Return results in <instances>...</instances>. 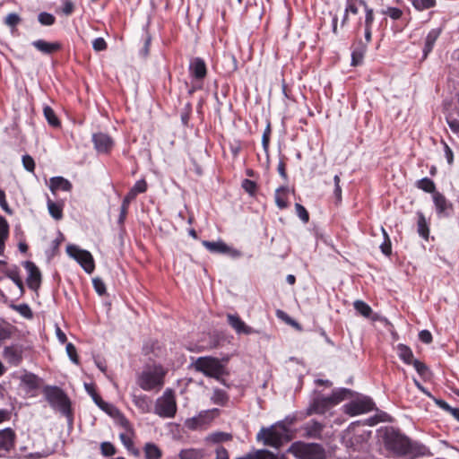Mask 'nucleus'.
<instances>
[{
  "label": "nucleus",
  "mask_w": 459,
  "mask_h": 459,
  "mask_svg": "<svg viewBox=\"0 0 459 459\" xmlns=\"http://www.w3.org/2000/svg\"><path fill=\"white\" fill-rule=\"evenodd\" d=\"M385 444L388 450L393 451L398 456L407 459H414L427 454V447L420 443L412 442L405 436L394 431H387Z\"/></svg>",
  "instance_id": "nucleus-1"
},
{
  "label": "nucleus",
  "mask_w": 459,
  "mask_h": 459,
  "mask_svg": "<svg viewBox=\"0 0 459 459\" xmlns=\"http://www.w3.org/2000/svg\"><path fill=\"white\" fill-rule=\"evenodd\" d=\"M166 374L161 365L147 366L137 375L136 383L144 391L160 390Z\"/></svg>",
  "instance_id": "nucleus-2"
},
{
  "label": "nucleus",
  "mask_w": 459,
  "mask_h": 459,
  "mask_svg": "<svg viewBox=\"0 0 459 459\" xmlns=\"http://www.w3.org/2000/svg\"><path fill=\"white\" fill-rule=\"evenodd\" d=\"M257 440L265 446L279 448L284 442L290 440L288 428L282 422H278L269 428H262L256 436Z\"/></svg>",
  "instance_id": "nucleus-3"
},
{
  "label": "nucleus",
  "mask_w": 459,
  "mask_h": 459,
  "mask_svg": "<svg viewBox=\"0 0 459 459\" xmlns=\"http://www.w3.org/2000/svg\"><path fill=\"white\" fill-rule=\"evenodd\" d=\"M351 393V391L347 388H341L334 390L329 396L317 395L310 404L307 413L324 414L333 406L344 400L347 397V394H350Z\"/></svg>",
  "instance_id": "nucleus-4"
},
{
  "label": "nucleus",
  "mask_w": 459,
  "mask_h": 459,
  "mask_svg": "<svg viewBox=\"0 0 459 459\" xmlns=\"http://www.w3.org/2000/svg\"><path fill=\"white\" fill-rule=\"evenodd\" d=\"M194 367L197 371L226 385L225 380L222 378V376L226 374V369L218 359L213 357H200L194 363Z\"/></svg>",
  "instance_id": "nucleus-5"
},
{
  "label": "nucleus",
  "mask_w": 459,
  "mask_h": 459,
  "mask_svg": "<svg viewBox=\"0 0 459 459\" xmlns=\"http://www.w3.org/2000/svg\"><path fill=\"white\" fill-rule=\"evenodd\" d=\"M44 394L52 408L59 411L64 415H69L70 401L60 388L56 386H47L44 389Z\"/></svg>",
  "instance_id": "nucleus-6"
},
{
  "label": "nucleus",
  "mask_w": 459,
  "mask_h": 459,
  "mask_svg": "<svg viewBox=\"0 0 459 459\" xmlns=\"http://www.w3.org/2000/svg\"><path fill=\"white\" fill-rule=\"evenodd\" d=\"M154 412L161 418H174L177 412V403L171 389H167L162 396L156 400Z\"/></svg>",
  "instance_id": "nucleus-7"
},
{
  "label": "nucleus",
  "mask_w": 459,
  "mask_h": 459,
  "mask_svg": "<svg viewBox=\"0 0 459 459\" xmlns=\"http://www.w3.org/2000/svg\"><path fill=\"white\" fill-rule=\"evenodd\" d=\"M290 451L299 459H325V452L319 444H295L290 447Z\"/></svg>",
  "instance_id": "nucleus-8"
},
{
  "label": "nucleus",
  "mask_w": 459,
  "mask_h": 459,
  "mask_svg": "<svg viewBox=\"0 0 459 459\" xmlns=\"http://www.w3.org/2000/svg\"><path fill=\"white\" fill-rule=\"evenodd\" d=\"M67 254L75 259L86 273H91L94 270V261L91 254L86 250L80 249L76 246H67Z\"/></svg>",
  "instance_id": "nucleus-9"
},
{
  "label": "nucleus",
  "mask_w": 459,
  "mask_h": 459,
  "mask_svg": "<svg viewBox=\"0 0 459 459\" xmlns=\"http://www.w3.org/2000/svg\"><path fill=\"white\" fill-rule=\"evenodd\" d=\"M16 434L11 428L0 430V457H7L14 447Z\"/></svg>",
  "instance_id": "nucleus-10"
},
{
  "label": "nucleus",
  "mask_w": 459,
  "mask_h": 459,
  "mask_svg": "<svg viewBox=\"0 0 459 459\" xmlns=\"http://www.w3.org/2000/svg\"><path fill=\"white\" fill-rule=\"evenodd\" d=\"M374 403L368 398L354 401L344 405L345 412L351 415H359L370 411Z\"/></svg>",
  "instance_id": "nucleus-11"
},
{
  "label": "nucleus",
  "mask_w": 459,
  "mask_h": 459,
  "mask_svg": "<svg viewBox=\"0 0 459 459\" xmlns=\"http://www.w3.org/2000/svg\"><path fill=\"white\" fill-rule=\"evenodd\" d=\"M23 265L29 273L27 278V284L29 288L33 290H37L41 283V273L39 268L30 261L24 262Z\"/></svg>",
  "instance_id": "nucleus-12"
},
{
  "label": "nucleus",
  "mask_w": 459,
  "mask_h": 459,
  "mask_svg": "<svg viewBox=\"0 0 459 459\" xmlns=\"http://www.w3.org/2000/svg\"><path fill=\"white\" fill-rule=\"evenodd\" d=\"M203 245L212 253L229 254L232 257H239L240 252L236 249H231L223 241H203Z\"/></svg>",
  "instance_id": "nucleus-13"
},
{
  "label": "nucleus",
  "mask_w": 459,
  "mask_h": 459,
  "mask_svg": "<svg viewBox=\"0 0 459 459\" xmlns=\"http://www.w3.org/2000/svg\"><path fill=\"white\" fill-rule=\"evenodd\" d=\"M229 325L236 331L238 334H252L258 333L257 330L246 325V323L238 316L229 314L227 316Z\"/></svg>",
  "instance_id": "nucleus-14"
},
{
  "label": "nucleus",
  "mask_w": 459,
  "mask_h": 459,
  "mask_svg": "<svg viewBox=\"0 0 459 459\" xmlns=\"http://www.w3.org/2000/svg\"><path fill=\"white\" fill-rule=\"evenodd\" d=\"M366 6H368L364 0H346L344 15L341 25L343 27L349 22L350 14L357 15L361 7L366 12Z\"/></svg>",
  "instance_id": "nucleus-15"
},
{
  "label": "nucleus",
  "mask_w": 459,
  "mask_h": 459,
  "mask_svg": "<svg viewBox=\"0 0 459 459\" xmlns=\"http://www.w3.org/2000/svg\"><path fill=\"white\" fill-rule=\"evenodd\" d=\"M94 147L100 153H107L113 147V140L104 133H97L92 135Z\"/></svg>",
  "instance_id": "nucleus-16"
},
{
  "label": "nucleus",
  "mask_w": 459,
  "mask_h": 459,
  "mask_svg": "<svg viewBox=\"0 0 459 459\" xmlns=\"http://www.w3.org/2000/svg\"><path fill=\"white\" fill-rule=\"evenodd\" d=\"M190 73L196 80H203L206 76V65L200 57L194 58L190 63Z\"/></svg>",
  "instance_id": "nucleus-17"
},
{
  "label": "nucleus",
  "mask_w": 459,
  "mask_h": 459,
  "mask_svg": "<svg viewBox=\"0 0 459 459\" xmlns=\"http://www.w3.org/2000/svg\"><path fill=\"white\" fill-rule=\"evenodd\" d=\"M433 202L437 210V212L442 216H448V210L452 209V204L448 203L446 198L441 193H434Z\"/></svg>",
  "instance_id": "nucleus-18"
},
{
  "label": "nucleus",
  "mask_w": 459,
  "mask_h": 459,
  "mask_svg": "<svg viewBox=\"0 0 459 459\" xmlns=\"http://www.w3.org/2000/svg\"><path fill=\"white\" fill-rule=\"evenodd\" d=\"M32 46L44 54H52L61 48L58 42H47L43 39H38L32 42Z\"/></svg>",
  "instance_id": "nucleus-19"
},
{
  "label": "nucleus",
  "mask_w": 459,
  "mask_h": 459,
  "mask_svg": "<svg viewBox=\"0 0 459 459\" xmlns=\"http://www.w3.org/2000/svg\"><path fill=\"white\" fill-rule=\"evenodd\" d=\"M323 429L324 425L316 420H311L304 427L306 436L311 438L321 439Z\"/></svg>",
  "instance_id": "nucleus-20"
},
{
  "label": "nucleus",
  "mask_w": 459,
  "mask_h": 459,
  "mask_svg": "<svg viewBox=\"0 0 459 459\" xmlns=\"http://www.w3.org/2000/svg\"><path fill=\"white\" fill-rule=\"evenodd\" d=\"M4 357L9 363L18 365L22 360V350L16 346L5 347Z\"/></svg>",
  "instance_id": "nucleus-21"
},
{
  "label": "nucleus",
  "mask_w": 459,
  "mask_h": 459,
  "mask_svg": "<svg viewBox=\"0 0 459 459\" xmlns=\"http://www.w3.org/2000/svg\"><path fill=\"white\" fill-rule=\"evenodd\" d=\"M440 29H433L428 33L423 48L424 58H426L428 55L432 51L433 47L440 35Z\"/></svg>",
  "instance_id": "nucleus-22"
},
{
  "label": "nucleus",
  "mask_w": 459,
  "mask_h": 459,
  "mask_svg": "<svg viewBox=\"0 0 459 459\" xmlns=\"http://www.w3.org/2000/svg\"><path fill=\"white\" fill-rule=\"evenodd\" d=\"M368 43H363L361 40H359L354 47L351 54V65L356 66L361 64L364 55L367 51Z\"/></svg>",
  "instance_id": "nucleus-23"
},
{
  "label": "nucleus",
  "mask_w": 459,
  "mask_h": 459,
  "mask_svg": "<svg viewBox=\"0 0 459 459\" xmlns=\"http://www.w3.org/2000/svg\"><path fill=\"white\" fill-rule=\"evenodd\" d=\"M49 187L53 193L57 190L70 191L72 188V184L62 177H54L50 178Z\"/></svg>",
  "instance_id": "nucleus-24"
},
{
  "label": "nucleus",
  "mask_w": 459,
  "mask_h": 459,
  "mask_svg": "<svg viewBox=\"0 0 459 459\" xmlns=\"http://www.w3.org/2000/svg\"><path fill=\"white\" fill-rule=\"evenodd\" d=\"M133 402L134 405L141 411V412L148 413L151 411L152 402L147 395H134Z\"/></svg>",
  "instance_id": "nucleus-25"
},
{
  "label": "nucleus",
  "mask_w": 459,
  "mask_h": 459,
  "mask_svg": "<svg viewBox=\"0 0 459 459\" xmlns=\"http://www.w3.org/2000/svg\"><path fill=\"white\" fill-rule=\"evenodd\" d=\"M145 459H160L162 452L154 443H146L143 447Z\"/></svg>",
  "instance_id": "nucleus-26"
},
{
  "label": "nucleus",
  "mask_w": 459,
  "mask_h": 459,
  "mask_svg": "<svg viewBox=\"0 0 459 459\" xmlns=\"http://www.w3.org/2000/svg\"><path fill=\"white\" fill-rule=\"evenodd\" d=\"M9 234V225L7 221L0 216V255L4 251V243Z\"/></svg>",
  "instance_id": "nucleus-27"
},
{
  "label": "nucleus",
  "mask_w": 459,
  "mask_h": 459,
  "mask_svg": "<svg viewBox=\"0 0 459 459\" xmlns=\"http://www.w3.org/2000/svg\"><path fill=\"white\" fill-rule=\"evenodd\" d=\"M397 352L399 358L406 364H411L413 361V353L411 350L404 345V344H398L397 346Z\"/></svg>",
  "instance_id": "nucleus-28"
},
{
  "label": "nucleus",
  "mask_w": 459,
  "mask_h": 459,
  "mask_svg": "<svg viewBox=\"0 0 459 459\" xmlns=\"http://www.w3.org/2000/svg\"><path fill=\"white\" fill-rule=\"evenodd\" d=\"M178 457L180 459H202L204 457V452L195 448L182 449Z\"/></svg>",
  "instance_id": "nucleus-29"
},
{
  "label": "nucleus",
  "mask_w": 459,
  "mask_h": 459,
  "mask_svg": "<svg viewBox=\"0 0 459 459\" xmlns=\"http://www.w3.org/2000/svg\"><path fill=\"white\" fill-rule=\"evenodd\" d=\"M287 187H279L275 191V203L280 209H284L288 206L287 203Z\"/></svg>",
  "instance_id": "nucleus-30"
},
{
  "label": "nucleus",
  "mask_w": 459,
  "mask_h": 459,
  "mask_svg": "<svg viewBox=\"0 0 459 459\" xmlns=\"http://www.w3.org/2000/svg\"><path fill=\"white\" fill-rule=\"evenodd\" d=\"M21 381L30 390H34L39 387V377L32 373H25L21 377Z\"/></svg>",
  "instance_id": "nucleus-31"
},
{
  "label": "nucleus",
  "mask_w": 459,
  "mask_h": 459,
  "mask_svg": "<svg viewBox=\"0 0 459 459\" xmlns=\"http://www.w3.org/2000/svg\"><path fill=\"white\" fill-rule=\"evenodd\" d=\"M43 113L45 118L51 126L58 127L60 126L59 119L57 118L55 111L49 106L44 107Z\"/></svg>",
  "instance_id": "nucleus-32"
},
{
  "label": "nucleus",
  "mask_w": 459,
  "mask_h": 459,
  "mask_svg": "<svg viewBox=\"0 0 459 459\" xmlns=\"http://www.w3.org/2000/svg\"><path fill=\"white\" fill-rule=\"evenodd\" d=\"M416 186L426 193H431L433 195L434 193H437L435 183L428 178L418 180Z\"/></svg>",
  "instance_id": "nucleus-33"
},
{
  "label": "nucleus",
  "mask_w": 459,
  "mask_h": 459,
  "mask_svg": "<svg viewBox=\"0 0 459 459\" xmlns=\"http://www.w3.org/2000/svg\"><path fill=\"white\" fill-rule=\"evenodd\" d=\"M134 200L132 196L126 195L123 201H122V204H121V208H120V214H119V217H118V223L119 224H123L126 218V214H127V212H128V208H129V205L131 204V202Z\"/></svg>",
  "instance_id": "nucleus-34"
},
{
  "label": "nucleus",
  "mask_w": 459,
  "mask_h": 459,
  "mask_svg": "<svg viewBox=\"0 0 459 459\" xmlns=\"http://www.w3.org/2000/svg\"><path fill=\"white\" fill-rule=\"evenodd\" d=\"M211 399L215 404L224 405L228 402L229 396L225 391L216 388L213 390Z\"/></svg>",
  "instance_id": "nucleus-35"
},
{
  "label": "nucleus",
  "mask_w": 459,
  "mask_h": 459,
  "mask_svg": "<svg viewBox=\"0 0 459 459\" xmlns=\"http://www.w3.org/2000/svg\"><path fill=\"white\" fill-rule=\"evenodd\" d=\"M232 438L231 434L226 432H214L210 434L206 440L212 443H221L229 441Z\"/></svg>",
  "instance_id": "nucleus-36"
},
{
  "label": "nucleus",
  "mask_w": 459,
  "mask_h": 459,
  "mask_svg": "<svg viewBox=\"0 0 459 459\" xmlns=\"http://www.w3.org/2000/svg\"><path fill=\"white\" fill-rule=\"evenodd\" d=\"M48 212L49 214L56 220H60L62 219L63 217V211H62V207L54 203L52 200L48 199Z\"/></svg>",
  "instance_id": "nucleus-37"
},
{
  "label": "nucleus",
  "mask_w": 459,
  "mask_h": 459,
  "mask_svg": "<svg viewBox=\"0 0 459 459\" xmlns=\"http://www.w3.org/2000/svg\"><path fill=\"white\" fill-rule=\"evenodd\" d=\"M353 306L356 311L365 317H368L372 313L371 307L362 300H356Z\"/></svg>",
  "instance_id": "nucleus-38"
},
{
  "label": "nucleus",
  "mask_w": 459,
  "mask_h": 459,
  "mask_svg": "<svg viewBox=\"0 0 459 459\" xmlns=\"http://www.w3.org/2000/svg\"><path fill=\"white\" fill-rule=\"evenodd\" d=\"M147 190V183L145 180L141 179L138 180L134 186L127 193L128 195L132 196L134 199L136 197L138 194L144 193Z\"/></svg>",
  "instance_id": "nucleus-39"
},
{
  "label": "nucleus",
  "mask_w": 459,
  "mask_h": 459,
  "mask_svg": "<svg viewBox=\"0 0 459 459\" xmlns=\"http://www.w3.org/2000/svg\"><path fill=\"white\" fill-rule=\"evenodd\" d=\"M418 232L423 238L427 239L429 238V227L426 219L422 213H419Z\"/></svg>",
  "instance_id": "nucleus-40"
},
{
  "label": "nucleus",
  "mask_w": 459,
  "mask_h": 459,
  "mask_svg": "<svg viewBox=\"0 0 459 459\" xmlns=\"http://www.w3.org/2000/svg\"><path fill=\"white\" fill-rule=\"evenodd\" d=\"M381 231L384 236V242L380 245V249L384 255H389L392 252L391 240L387 232L383 227H381Z\"/></svg>",
  "instance_id": "nucleus-41"
},
{
  "label": "nucleus",
  "mask_w": 459,
  "mask_h": 459,
  "mask_svg": "<svg viewBox=\"0 0 459 459\" xmlns=\"http://www.w3.org/2000/svg\"><path fill=\"white\" fill-rule=\"evenodd\" d=\"M436 4V0H413L412 5L419 11H423L433 7Z\"/></svg>",
  "instance_id": "nucleus-42"
},
{
  "label": "nucleus",
  "mask_w": 459,
  "mask_h": 459,
  "mask_svg": "<svg viewBox=\"0 0 459 459\" xmlns=\"http://www.w3.org/2000/svg\"><path fill=\"white\" fill-rule=\"evenodd\" d=\"M375 17H374V12L373 9L369 6H366V13H365V19L364 22L359 21L358 23V29L362 27V25H368L371 26L373 25Z\"/></svg>",
  "instance_id": "nucleus-43"
},
{
  "label": "nucleus",
  "mask_w": 459,
  "mask_h": 459,
  "mask_svg": "<svg viewBox=\"0 0 459 459\" xmlns=\"http://www.w3.org/2000/svg\"><path fill=\"white\" fill-rule=\"evenodd\" d=\"M6 275L16 284V286L22 291L23 290V283L19 275L18 270L15 268L13 270H10L6 273Z\"/></svg>",
  "instance_id": "nucleus-44"
},
{
  "label": "nucleus",
  "mask_w": 459,
  "mask_h": 459,
  "mask_svg": "<svg viewBox=\"0 0 459 459\" xmlns=\"http://www.w3.org/2000/svg\"><path fill=\"white\" fill-rule=\"evenodd\" d=\"M257 454H259V455H257V459H286L285 455H274L273 453L265 449L257 450Z\"/></svg>",
  "instance_id": "nucleus-45"
},
{
  "label": "nucleus",
  "mask_w": 459,
  "mask_h": 459,
  "mask_svg": "<svg viewBox=\"0 0 459 459\" xmlns=\"http://www.w3.org/2000/svg\"><path fill=\"white\" fill-rule=\"evenodd\" d=\"M13 308L26 318H31L33 316L30 307L27 304H20L14 306Z\"/></svg>",
  "instance_id": "nucleus-46"
},
{
  "label": "nucleus",
  "mask_w": 459,
  "mask_h": 459,
  "mask_svg": "<svg viewBox=\"0 0 459 459\" xmlns=\"http://www.w3.org/2000/svg\"><path fill=\"white\" fill-rule=\"evenodd\" d=\"M296 213L299 218L304 222L307 223L309 220V215L306 208L300 204H295Z\"/></svg>",
  "instance_id": "nucleus-47"
},
{
  "label": "nucleus",
  "mask_w": 459,
  "mask_h": 459,
  "mask_svg": "<svg viewBox=\"0 0 459 459\" xmlns=\"http://www.w3.org/2000/svg\"><path fill=\"white\" fill-rule=\"evenodd\" d=\"M382 13L388 15L393 20H398L402 17L403 11L396 7H388L386 10H383Z\"/></svg>",
  "instance_id": "nucleus-48"
},
{
  "label": "nucleus",
  "mask_w": 459,
  "mask_h": 459,
  "mask_svg": "<svg viewBox=\"0 0 459 459\" xmlns=\"http://www.w3.org/2000/svg\"><path fill=\"white\" fill-rule=\"evenodd\" d=\"M39 22L42 25L49 26L55 22V17L51 13L43 12L39 14Z\"/></svg>",
  "instance_id": "nucleus-49"
},
{
  "label": "nucleus",
  "mask_w": 459,
  "mask_h": 459,
  "mask_svg": "<svg viewBox=\"0 0 459 459\" xmlns=\"http://www.w3.org/2000/svg\"><path fill=\"white\" fill-rule=\"evenodd\" d=\"M21 22L20 16L15 13H9L4 20V23L10 27H15Z\"/></svg>",
  "instance_id": "nucleus-50"
},
{
  "label": "nucleus",
  "mask_w": 459,
  "mask_h": 459,
  "mask_svg": "<svg viewBox=\"0 0 459 459\" xmlns=\"http://www.w3.org/2000/svg\"><path fill=\"white\" fill-rule=\"evenodd\" d=\"M270 135H271V126H270V124H268L266 126V127L264 131L263 136H262V144H263V148L265 151V152H268Z\"/></svg>",
  "instance_id": "nucleus-51"
},
{
  "label": "nucleus",
  "mask_w": 459,
  "mask_h": 459,
  "mask_svg": "<svg viewBox=\"0 0 459 459\" xmlns=\"http://www.w3.org/2000/svg\"><path fill=\"white\" fill-rule=\"evenodd\" d=\"M65 350H66L67 355L69 356L70 359L74 363L78 364V356H77L76 348L74 347V345L73 343L69 342L66 344Z\"/></svg>",
  "instance_id": "nucleus-52"
},
{
  "label": "nucleus",
  "mask_w": 459,
  "mask_h": 459,
  "mask_svg": "<svg viewBox=\"0 0 459 459\" xmlns=\"http://www.w3.org/2000/svg\"><path fill=\"white\" fill-rule=\"evenodd\" d=\"M101 453L106 456L113 455L116 453L115 446L109 442H103L100 446Z\"/></svg>",
  "instance_id": "nucleus-53"
},
{
  "label": "nucleus",
  "mask_w": 459,
  "mask_h": 459,
  "mask_svg": "<svg viewBox=\"0 0 459 459\" xmlns=\"http://www.w3.org/2000/svg\"><path fill=\"white\" fill-rule=\"evenodd\" d=\"M93 287L99 295H103L106 292V286L103 281L100 278H94L92 280Z\"/></svg>",
  "instance_id": "nucleus-54"
},
{
  "label": "nucleus",
  "mask_w": 459,
  "mask_h": 459,
  "mask_svg": "<svg viewBox=\"0 0 459 459\" xmlns=\"http://www.w3.org/2000/svg\"><path fill=\"white\" fill-rule=\"evenodd\" d=\"M242 187L250 195H254L256 190V184L249 179H244L242 181Z\"/></svg>",
  "instance_id": "nucleus-55"
},
{
  "label": "nucleus",
  "mask_w": 459,
  "mask_h": 459,
  "mask_svg": "<svg viewBox=\"0 0 459 459\" xmlns=\"http://www.w3.org/2000/svg\"><path fill=\"white\" fill-rule=\"evenodd\" d=\"M22 164L25 169L30 172H32L35 169L34 160L30 155H24L22 157Z\"/></svg>",
  "instance_id": "nucleus-56"
},
{
  "label": "nucleus",
  "mask_w": 459,
  "mask_h": 459,
  "mask_svg": "<svg viewBox=\"0 0 459 459\" xmlns=\"http://www.w3.org/2000/svg\"><path fill=\"white\" fill-rule=\"evenodd\" d=\"M92 48L96 51H102L107 48V43L103 38H97L92 42Z\"/></svg>",
  "instance_id": "nucleus-57"
},
{
  "label": "nucleus",
  "mask_w": 459,
  "mask_h": 459,
  "mask_svg": "<svg viewBox=\"0 0 459 459\" xmlns=\"http://www.w3.org/2000/svg\"><path fill=\"white\" fill-rule=\"evenodd\" d=\"M411 364L413 365L414 368L420 376H424L426 374V372L428 371L427 366L418 359H413Z\"/></svg>",
  "instance_id": "nucleus-58"
},
{
  "label": "nucleus",
  "mask_w": 459,
  "mask_h": 459,
  "mask_svg": "<svg viewBox=\"0 0 459 459\" xmlns=\"http://www.w3.org/2000/svg\"><path fill=\"white\" fill-rule=\"evenodd\" d=\"M100 409L103 410L104 411H106L108 414H109L112 417H115V416L120 414L119 411L115 406H113L112 404H109L106 402L104 403V404L102 405V407Z\"/></svg>",
  "instance_id": "nucleus-59"
},
{
  "label": "nucleus",
  "mask_w": 459,
  "mask_h": 459,
  "mask_svg": "<svg viewBox=\"0 0 459 459\" xmlns=\"http://www.w3.org/2000/svg\"><path fill=\"white\" fill-rule=\"evenodd\" d=\"M446 121L452 132L456 134L459 137V120L453 117H447Z\"/></svg>",
  "instance_id": "nucleus-60"
},
{
  "label": "nucleus",
  "mask_w": 459,
  "mask_h": 459,
  "mask_svg": "<svg viewBox=\"0 0 459 459\" xmlns=\"http://www.w3.org/2000/svg\"><path fill=\"white\" fill-rule=\"evenodd\" d=\"M419 338L424 343H430L432 342V335L428 330L420 331L419 333Z\"/></svg>",
  "instance_id": "nucleus-61"
},
{
  "label": "nucleus",
  "mask_w": 459,
  "mask_h": 459,
  "mask_svg": "<svg viewBox=\"0 0 459 459\" xmlns=\"http://www.w3.org/2000/svg\"><path fill=\"white\" fill-rule=\"evenodd\" d=\"M74 5L71 0H64L62 11L65 15H70L74 12Z\"/></svg>",
  "instance_id": "nucleus-62"
},
{
  "label": "nucleus",
  "mask_w": 459,
  "mask_h": 459,
  "mask_svg": "<svg viewBox=\"0 0 459 459\" xmlns=\"http://www.w3.org/2000/svg\"><path fill=\"white\" fill-rule=\"evenodd\" d=\"M216 459H230L227 449L223 446H218L216 448Z\"/></svg>",
  "instance_id": "nucleus-63"
},
{
  "label": "nucleus",
  "mask_w": 459,
  "mask_h": 459,
  "mask_svg": "<svg viewBox=\"0 0 459 459\" xmlns=\"http://www.w3.org/2000/svg\"><path fill=\"white\" fill-rule=\"evenodd\" d=\"M0 206L5 212L11 213V210L9 209L8 204L5 200V193L0 189Z\"/></svg>",
  "instance_id": "nucleus-64"
}]
</instances>
